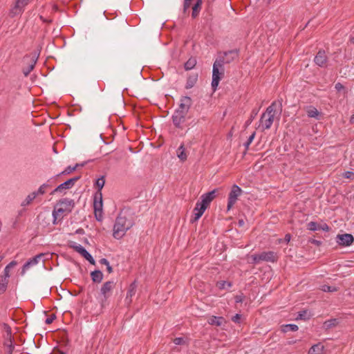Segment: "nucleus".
Segmentation results:
<instances>
[{"instance_id": "obj_1", "label": "nucleus", "mask_w": 354, "mask_h": 354, "mask_svg": "<svg viewBox=\"0 0 354 354\" xmlns=\"http://www.w3.org/2000/svg\"><path fill=\"white\" fill-rule=\"evenodd\" d=\"M282 111V100L274 101L267 109L265 113H263L260 119V123L259 128L262 131L269 129L274 120L276 114L281 115Z\"/></svg>"}, {"instance_id": "obj_2", "label": "nucleus", "mask_w": 354, "mask_h": 354, "mask_svg": "<svg viewBox=\"0 0 354 354\" xmlns=\"http://www.w3.org/2000/svg\"><path fill=\"white\" fill-rule=\"evenodd\" d=\"M131 219L127 218L126 215L122 213L117 216L113 229V236L115 239H120L124 236L127 231L133 225Z\"/></svg>"}, {"instance_id": "obj_3", "label": "nucleus", "mask_w": 354, "mask_h": 354, "mask_svg": "<svg viewBox=\"0 0 354 354\" xmlns=\"http://www.w3.org/2000/svg\"><path fill=\"white\" fill-rule=\"evenodd\" d=\"M224 58L218 57L213 64L212 69V86L214 89L218 86L220 80L224 75Z\"/></svg>"}, {"instance_id": "obj_4", "label": "nucleus", "mask_w": 354, "mask_h": 354, "mask_svg": "<svg viewBox=\"0 0 354 354\" xmlns=\"http://www.w3.org/2000/svg\"><path fill=\"white\" fill-rule=\"evenodd\" d=\"M115 286V283L113 281H106L102 286L98 298L102 307L105 305L107 299L111 297Z\"/></svg>"}, {"instance_id": "obj_5", "label": "nucleus", "mask_w": 354, "mask_h": 354, "mask_svg": "<svg viewBox=\"0 0 354 354\" xmlns=\"http://www.w3.org/2000/svg\"><path fill=\"white\" fill-rule=\"evenodd\" d=\"M187 112L180 109H176L172 115V122L174 125L178 129H183V124L185 122V118Z\"/></svg>"}, {"instance_id": "obj_6", "label": "nucleus", "mask_w": 354, "mask_h": 354, "mask_svg": "<svg viewBox=\"0 0 354 354\" xmlns=\"http://www.w3.org/2000/svg\"><path fill=\"white\" fill-rule=\"evenodd\" d=\"M80 178V176H75L70 178L64 183L58 185L52 192L51 194H54L57 192L63 193L65 190L72 188L75 183Z\"/></svg>"}, {"instance_id": "obj_7", "label": "nucleus", "mask_w": 354, "mask_h": 354, "mask_svg": "<svg viewBox=\"0 0 354 354\" xmlns=\"http://www.w3.org/2000/svg\"><path fill=\"white\" fill-rule=\"evenodd\" d=\"M242 192L241 189L236 185H234L229 194L228 202H227V210H230L232 206L235 204L238 197Z\"/></svg>"}, {"instance_id": "obj_8", "label": "nucleus", "mask_w": 354, "mask_h": 354, "mask_svg": "<svg viewBox=\"0 0 354 354\" xmlns=\"http://www.w3.org/2000/svg\"><path fill=\"white\" fill-rule=\"evenodd\" d=\"M336 242L341 246H350L354 241V238L351 234H337Z\"/></svg>"}, {"instance_id": "obj_9", "label": "nucleus", "mask_w": 354, "mask_h": 354, "mask_svg": "<svg viewBox=\"0 0 354 354\" xmlns=\"http://www.w3.org/2000/svg\"><path fill=\"white\" fill-rule=\"evenodd\" d=\"M37 58L35 57V55L25 56L24 57V62L28 64L27 67L23 68V73L25 76H28L30 74V73L33 70L37 62Z\"/></svg>"}, {"instance_id": "obj_10", "label": "nucleus", "mask_w": 354, "mask_h": 354, "mask_svg": "<svg viewBox=\"0 0 354 354\" xmlns=\"http://www.w3.org/2000/svg\"><path fill=\"white\" fill-rule=\"evenodd\" d=\"M66 210H67L66 209H64L62 207H59L58 205H57L55 208H54V210L53 211V223L54 225H57L60 221H62V219L64 218V215L66 213Z\"/></svg>"}, {"instance_id": "obj_11", "label": "nucleus", "mask_w": 354, "mask_h": 354, "mask_svg": "<svg viewBox=\"0 0 354 354\" xmlns=\"http://www.w3.org/2000/svg\"><path fill=\"white\" fill-rule=\"evenodd\" d=\"M307 229L310 231L323 230L328 232L330 227L326 223H318L317 222L310 221L307 224Z\"/></svg>"}, {"instance_id": "obj_12", "label": "nucleus", "mask_w": 354, "mask_h": 354, "mask_svg": "<svg viewBox=\"0 0 354 354\" xmlns=\"http://www.w3.org/2000/svg\"><path fill=\"white\" fill-rule=\"evenodd\" d=\"M74 249L83 257H84L91 264L95 265V261L91 254L81 245L74 246Z\"/></svg>"}, {"instance_id": "obj_13", "label": "nucleus", "mask_w": 354, "mask_h": 354, "mask_svg": "<svg viewBox=\"0 0 354 354\" xmlns=\"http://www.w3.org/2000/svg\"><path fill=\"white\" fill-rule=\"evenodd\" d=\"M137 285L136 281L132 282L129 286L127 295L124 299L125 304L130 305L132 302V297L136 295Z\"/></svg>"}, {"instance_id": "obj_14", "label": "nucleus", "mask_w": 354, "mask_h": 354, "mask_svg": "<svg viewBox=\"0 0 354 354\" xmlns=\"http://www.w3.org/2000/svg\"><path fill=\"white\" fill-rule=\"evenodd\" d=\"M103 201L102 192L97 191L93 198V209L95 211H102Z\"/></svg>"}, {"instance_id": "obj_15", "label": "nucleus", "mask_w": 354, "mask_h": 354, "mask_svg": "<svg viewBox=\"0 0 354 354\" xmlns=\"http://www.w3.org/2000/svg\"><path fill=\"white\" fill-rule=\"evenodd\" d=\"M327 60L328 58L324 50H319L314 59L315 64L320 67L326 66Z\"/></svg>"}, {"instance_id": "obj_16", "label": "nucleus", "mask_w": 354, "mask_h": 354, "mask_svg": "<svg viewBox=\"0 0 354 354\" xmlns=\"http://www.w3.org/2000/svg\"><path fill=\"white\" fill-rule=\"evenodd\" d=\"M207 208V207H206L203 204H201L200 201H198L196 204V207L194 209V217L192 220V222L198 221L202 216Z\"/></svg>"}, {"instance_id": "obj_17", "label": "nucleus", "mask_w": 354, "mask_h": 354, "mask_svg": "<svg viewBox=\"0 0 354 354\" xmlns=\"http://www.w3.org/2000/svg\"><path fill=\"white\" fill-rule=\"evenodd\" d=\"M239 50H232L227 52L223 53V56H219L218 57L224 58V64H230L233 62L235 59L238 57Z\"/></svg>"}, {"instance_id": "obj_18", "label": "nucleus", "mask_w": 354, "mask_h": 354, "mask_svg": "<svg viewBox=\"0 0 354 354\" xmlns=\"http://www.w3.org/2000/svg\"><path fill=\"white\" fill-rule=\"evenodd\" d=\"M261 261L275 262L277 260V254L272 251L263 252L260 253Z\"/></svg>"}, {"instance_id": "obj_19", "label": "nucleus", "mask_w": 354, "mask_h": 354, "mask_svg": "<svg viewBox=\"0 0 354 354\" xmlns=\"http://www.w3.org/2000/svg\"><path fill=\"white\" fill-rule=\"evenodd\" d=\"M57 205L59 207H62L64 209H68L66 210V213H70L75 205V203L73 200L66 198L60 200L57 203Z\"/></svg>"}, {"instance_id": "obj_20", "label": "nucleus", "mask_w": 354, "mask_h": 354, "mask_svg": "<svg viewBox=\"0 0 354 354\" xmlns=\"http://www.w3.org/2000/svg\"><path fill=\"white\" fill-rule=\"evenodd\" d=\"M192 100L189 97L185 96L183 97L180 100V104L178 109L182 110L183 111L187 112L191 106Z\"/></svg>"}, {"instance_id": "obj_21", "label": "nucleus", "mask_w": 354, "mask_h": 354, "mask_svg": "<svg viewBox=\"0 0 354 354\" xmlns=\"http://www.w3.org/2000/svg\"><path fill=\"white\" fill-rule=\"evenodd\" d=\"M43 254H40L39 255L35 256V257L29 259L24 266L21 270V274H24L26 271L32 266H35L38 263L39 259L41 257Z\"/></svg>"}, {"instance_id": "obj_22", "label": "nucleus", "mask_w": 354, "mask_h": 354, "mask_svg": "<svg viewBox=\"0 0 354 354\" xmlns=\"http://www.w3.org/2000/svg\"><path fill=\"white\" fill-rule=\"evenodd\" d=\"M306 112L309 118H313L317 120L320 119L321 113L315 107L312 106L307 107Z\"/></svg>"}, {"instance_id": "obj_23", "label": "nucleus", "mask_w": 354, "mask_h": 354, "mask_svg": "<svg viewBox=\"0 0 354 354\" xmlns=\"http://www.w3.org/2000/svg\"><path fill=\"white\" fill-rule=\"evenodd\" d=\"M207 322L210 325L220 326L225 322V319L223 317L212 316L207 319Z\"/></svg>"}, {"instance_id": "obj_24", "label": "nucleus", "mask_w": 354, "mask_h": 354, "mask_svg": "<svg viewBox=\"0 0 354 354\" xmlns=\"http://www.w3.org/2000/svg\"><path fill=\"white\" fill-rule=\"evenodd\" d=\"M324 349V345L322 343H318L311 346L308 351V354H322Z\"/></svg>"}, {"instance_id": "obj_25", "label": "nucleus", "mask_w": 354, "mask_h": 354, "mask_svg": "<svg viewBox=\"0 0 354 354\" xmlns=\"http://www.w3.org/2000/svg\"><path fill=\"white\" fill-rule=\"evenodd\" d=\"M198 80V74H193L192 75H189L187 80V83L185 88L189 89L192 88Z\"/></svg>"}, {"instance_id": "obj_26", "label": "nucleus", "mask_w": 354, "mask_h": 354, "mask_svg": "<svg viewBox=\"0 0 354 354\" xmlns=\"http://www.w3.org/2000/svg\"><path fill=\"white\" fill-rule=\"evenodd\" d=\"M91 277L93 282L100 283L103 279V273L100 270H95L91 273Z\"/></svg>"}, {"instance_id": "obj_27", "label": "nucleus", "mask_w": 354, "mask_h": 354, "mask_svg": "<svg viewBox=\"0 0 354 354\" xmlns=\"http://www.w3.org/2000/svg\"><path fill=\"white\" fill-rule=\"evenodd\" d=\"M177 156L181 161H185L187 160V156L185 152V149L183 145H181L176 151Z\"/></svg>"}, {"instance_id": "obj_28", "label": "nucleus", "mask_w": 354, "mask_h": 354, "mask_svg": "<svg viewBox=\"0 0 354 354\" xmlns=\"http://www.w3.org/2000/svg\"><path fill=\"white\" fill-rule=\"evenodd\" d=\"M36 197V194L34 192L29 194L26 196V198L21 202V206L26 207L27 205H29Z\"/></svg>"}, {"instance_id": "obj_29", "label": "nucleus", "mask_w": 354, "mask_h": 354, "mask_svg": "<svg viewBox=\"0 0 354 354\" xmlns=\"http://www.w3.org/2000/svg\"><path fill=\"white\" fill-rule=\"evenodd\" d=\"M297 330H298V326L296 324H286V325H283L281 326V330L283 333H287L289 331H296Z\"/></svg>"}, {"instance_id": "obj_30", "label": "nucleus", "mask_w": 354, "mask_h": 354, "mask_svg": "<svg viewBox=\"0 0 354 354\" xmlns=\"http://www.w3.org/2000/svg\"><path fill=\"white\" fill-rule=\"evenodd\" d=\"M29 0H16L15 9L20 12L28 3Z\"/></svg>"}, {"instance_id": "obj_31", "label": "nucleus", "mask_w": 354, "mask_h": 354, "mask_svg": "<svg viewBox=\"0 0 354 354\" xmlns=\"http://www.w3.org/2000/svg\"><path fill=\"white\" fill-rule=\"evenodd\" d=\"M196 64V60L195 58H189L185 63V69L186 71L191 70L194 68V66Z\"/></svg>"}, {"instance_id": "obj_32", "label": "nucleus", "mask_w": 354, "mask_h": 354, "mask_svg": "<svg viewBox=\"0 0 354 354\" xmlns=\"http://www.w3.org/2000/svg\"><path fill=\"white\" fill-rule=\"evenodd\" d=\"M8 279L6 278L0 279V295L4 293L7 289Z\"/></svg>"}, {"instance_id": "obj_33", "label": "nucleus", "mask_w": 354, "mask_h": 354, "mask_svg": "<svg viewBox=\"0 0 354 354\" xmlns=\"http://www.w3.org/2000/svg\"><path fill=\"white\" fill-rule=\"evenodd\" d=\"M49 186L50 185L48 184L44 183L39 187L37 191L33 192L36 194V196L38 195H43L46 193V188H48Z\"/></svg>"}, {"instance_id": "obj_34", "label": "nucleus", "mask_w": 354, "mask_h": 354, "mask_svg": "<svg viewBox=\"0 0 354 354\" xmlns=\"http://www.w3.org/2000/svg\"><path fill=\"white\" fill-rule=\"evenodd\" d=\"M216 286L221 290H224L226 287L230 288L232 283L226 281H220L217 282Z\"/></svg>"}, {"instance_id": "obj_35", "label": "nucleus", "mask_w": 354, "mask_h": 354, "mask_svg": "<svg viewBox=\"0 0 354 354\" xmlns=\"http://www.w3.org/2000/svg\"><path fill=\"white\" fill-rule=\"evenodd\" d=\"M209 197V196H208L206 194H203L201 197V201L200 203L203 204L206 207H207L209 203L212 202Z\"/></svg>"}, {"instance_id": "obj_36", "label": "nucleus", "mask_w": 354, "mask_h": 354, "mask_svg": "<svg viewBox=\"0 0 354 354\" xmlns=\"http://www.w3.org/2000/svg\"><path fill=\"white\" fill-rule=\"evenodd\" d=\"M320 289L323 292H336L337 290V288L335 286H330L328 285H323L321 286Z\"/></svg>"}, {"instance_id": "obj_37", "label": "nucleus", "mask_w": 354, "mask_h": 354, "mask_svg": "<svg viewBox=\"0 0 354 354\" xmlns=\"http://www.w3.org/2000/svg\"><path fill=\"white\" fill-rule=\"evenodd\" d=\"M105 184V180L104 176H102L96 180L95 185L98 188L97 191L101 192L102 189L104 186Z\"/></svg>"}, {"instance_id": "obj_38", "label": "nucleus", "mask_w": 354, "mask_h": 354, "mask_svg": "<svg viewBox=\"0 0 354 354\" xmlns=\"http://www.w3.org/2000/svg\"><path fill=\"white\" fill-rule=\"evenodd\" d=\"M100 263L102 265H105L106 267V270L109 273H111L113 272V268L110 266L109 261L106 259L102 258L100 260Z\"/></svg>"}, {"instance_id": "obj_39", "label": "nucleus", "mask_w": 354, "mask_h": 354, "mask_svg": "<svg viewBox=\"0 0 354 354\" xmlns=\"http://www.w3.org/2000/svg\"><path fill=\"white\" fill-rule=\"evenodd\" d=\"M80 165L76 164L74 167H67L60 174H69L75 171Z\"/></svg>"}, {"instance_id": "obj_40", "label": "nucleus", "mask_w": 354, "mask_h": 354, "mask_svg": "<svg viewBox=\"0 0 354 354\" xmlns=\"http://www.w3.org/2000/svg\"><path fill=\"white\" fill-rule=\"evenodd\" d=\"M337 319H330V320L326 321L324 322V325L326 328H330V327L335 326L337 324Z\"/></svg>"}, {"instance_id": "obj_41", "label": "nucleus", "mask_w": 354, "mask_h": 354, "mask_svg": "<svg viewBox=\"0 0 354 354\" xmlns=\"http://www.w3.org/2000/svg\"><path fill=\"white\" fill-rule=\"evenodd\" d=\"M255 135H256V133L255 132H253L250 136V137L248 138L247 142L244 144V146L246 149H248L250 146V145L252 143V142L253 141L254 137H255Z\"/></svg>"}, {"instance_id": "obj_42", "label": "nucleus", "mask_w": 354, "mask_h": 354, "mask_svg": "<svg viewBox=\"0 0 354 354\" xmlns=\"http://www.w3.org/2000/svg\"><path fill=\"white\" fill-rule=\"evenodd\" d=\"M258 112H259V110L257 109H253L252 111V113H251V115H250V119L248 120L247 122V124H250L252 121L255 118V117L258 114Z\"/></svg>"}, {"instance_id": "obj_43", "label": "nucleus", "mask_w": 354, "mask_h": 354, "mask_svg": "<svg viewBox=\"0 0 354 354\" xmlns=\"http://www.w3.org/2000/svg\"><path fill=\"white\" fill-rule=\"evenodd\" d=\"M192 0H185L183 5V12L185 13L190 7Z\"/></svg>"}, {"instance_id": "obj_44", "label": "nucleus", "mask_w": 354, "mask_h": 354, "mask_svg": "<svg viewBox=\"0 0 354 354\" xmlns=\"http://www.w3.org/2000/svg\"><path fill=\"white\" fill-rule=\"evenodd\" d=\"M251 257L252 259V261L251 263H259L260 261H261V259H259L260 254H253V255H252Z\"/></svg>"}, {"instance_id": "obj_45", "label": "nucleus", "mask_w": 354, "mask_h": 354, "mask_svg": "<svg viewBox=\"0 0 354 354\" xmlns=\"http://www.w3.org/2000/svg\"><path fill=\"white\" fill-rule=\"evenodd\" d=\"M5 345L8 347V353L10 354L13 350V346L10 338L6 342Z\"/></svg>"}, {"instance_id": "obj_46", "label": "nucleus", "mask_w": 354, "mask_h": 354, "mask_svg": "<svg viewBox=\"0 0 354 354\" xmlns=\"http://www.w3.org/2000/svg\"><path fill=\"white\" fill-rule=\"evenodd\" d=\"M174 343L176 345H181L185 343V340L183 337H176L174 339Z\"/></svg>"}, {"instance_id": "obj_47", "label": "nucleus", "mask_w": 354, "mask_h": 354, "mask_svg": "<svg viewBox=\"0 0 354 354\" xmlns=\"http://www.w3.org/2000/svg\"><path fill=\"white\" fill-rule=\"evenodd\" d=\"M94 212H95V216L96 219L99 221H101L103 218L102 211H95Z\"/></svg>"}, {"instance_id": "obj_48", "label": "nucleus", "mask_w": 354, "mask_h": 354, "mask_svg": "<svg viewBox=\"0 0 354 354\" xmlns=\"http://www.w3.org/2000/svg\"><path fill=\"white\" fill-rule=\"evenodd\" d=\"M10 268H7V266H6L3 272V275L1 277V278H6L7 279L10 277Z\"/></svg>"}, {"instance_id": "obj_49", "label": "nucleus", "mask_w": 354, "mask_h": 354, "mask_svg": "<svg viewBox=\"0 0 354 354\" xmlns=\"http://www.w3.org/2000/svg\"><path fill=\"white\" fill-rule=\"evenodd\" d=\"M243 299H244V296L243 294L236 295L235 297L236 303H241V302H243Z\"/></svg>"}, {"instance_id": "obj_50", "label": "nucleus", "mask_w": 354, "mask_h": 354, "mask_svg": "<svg viewBox=\"0 0 354 354\" xmlns=\"http://www.w3.org/2000/svg\"><path fill=\"white\" fill-rule=\"evenodd\" d=\"M241 315L239 314H236L234 316L232 317V320L235 323H239Z\"/></svg>"}, {"instance_id": "obj_51", "label": "nucleus", "mask_w": 354, "mask_h": 354, "mask_svg": "<svg viewBox=\"0 0 354 354\" xmlns=\"http://www.w3.org/2000/svg\"><path fill=\"white\" fill-rule=\"evenodd\" d=\"M215 192L216 191L215 190H212L211 192H209L207 193H206V194L209 196V198H210V200L212 201V200L215 197Z\"/></svg>"}, {"instance_id": "obj_52", "label": "nucleus", "mask_w": 354, "mask_h": 354, "mask_svg": "<svg viewBox=\"0 0 354 354\" xmlns=\"http://www.w3.org/2000/svg\"><path fill=\"white\" fill-rule=\"evenodd\" d=\"M215 192L216 191L215 190H212L211 192H209L207 193H206V194L209 196V198H210V200L212 201V200L215 197Z\"/></svg>"}, {"instance_id": "obj_53", "label": "nucleus", "mask_w": 354, "mask_h": 354, "mask_svg": "<svg viewBox=\"0 0 354 354\" xmlns=\"http://www.w3.org/2000/svg\"><path fill=\"white\" fill-rule=\"evenodd\" d=\"M335 88L337 91H340L344 88V86L341 83L338 82L335 84Z\"/></svg>"}, {"instance_id": "obj_54", "label": "nucleus", "mask_w": 354, "mask_h": 354, "mask_svg": "<svg viewBox=\"0 0 354 354\" xmlns=\"http://www.w3.org/2000/svg\"><path fill=\"white\" fill-rule=\"evenodd\" d=\"M55 315H52V316H50V317H48V318L46 319V321H45L46 324H51V323L53 322V320L55 319Z\"/></svg>"}, {"instance_id": "obj_55", "label": "nucleus", "mask_w": 354, "mask_h": 354, "mask_svg": "<svg viewBox=\"0 0 354 354\" xmlns=\"http://www.w3.org/2000/svg\"><path fill=\"white\" fill-rule=\"evenodd\" d=\"M16 265H17V262L15 261H12L10 263H8L6 266H7V268L11 269V268H14Z\"/></svg>"}, {"instance_id": "obj_56", "label": "nucleus", "mask_w": 354, "mask_h": 354, "mask_svg": "<svg viewBox=\"0 0 354 354\" xmlns=\"http://www.w3.org/2000/svg\"><path fill=\"white\" fill-rule=\"evenodd\" d=\"M290 239H291L290 234H286V236L284 237V241H285V242L288 243L290 241Z\"/></svg>"}, {"instance_id": "obj_57", "label": "nucleus", "mask_w": 354, "mask_h": 354, "mask_svg": "<svg viewBox=\"0 0 354 354\" xmlns=\"http://www.w3.org/2000/svg\"><path fill=\"white\" fill-rule=\"evenodd\" d=\"M312 243H314L315 245H320L322 244L321 241H318V240H315V239H313L312 241H311Z\"/></svg>"}, {"instance_id": "obj_58", "label": "nucleus", "mask_w": 354, "mask_h": 354, "mask_svg": "<svg viewBox=\"0 0 354 354\" xmlns=\"http://www.w3.org/2000/svg\"><path fill=\"white\" fill-rule=\"evenodd\" d=\"M245 223H244V221L243 219H240L238 221V225L239 227H243Z\"/></svg>"}, {"instance_id": "obj_59", "label": "nucleus", "mask_w": 354, "mask_h": 354, "mask_svg": "<svg viewBox=\"0 0 354 354\" xmlns=\"http://www.w3.org/2000/svg\"><path fill=\"white\" fill-rule=\"evenodd\" d=\"M353 173L352 171H347L346 174H345V177L346 178H350L351 176V175H353Z\"/></svg>"}, {"instance_id": "obj_60", "label": "nucleus", "mask_w": 354, "mask_h": 354, "mask_svg": "<svg viewBox=\"0 0 354 354\" xmlns=\"http://www.w3.org/2000/svg\"><path fill=\"white\" fill-rule=\"evenodd\" d=\"M306 313L305 311L302 312V313H300L298 315V318L299 319H303V317L304 316V314Z\"/></svg>"}, {"instance_id": "obj_61", "label": "nucleus", "mask_w": 354, "mask_h": 354, "mask_svg": "<svg viewBox=\"0 0 354 354\" xmlns=\"http://www.w3.org/2000/svg\"><path fill=\"white\" fill-rule=\"evenodd\" d=\"M350 122L352 124H354V114L351 117Z\"/></svg>"}, {"instance_id": "obj_62", "label": "nucleus", "mask_w": 354, "mask_h": 354, "mask_svg": "<svg viewBox=\"0 0 354 354\" xmlns=\"http://www.w3.org/2000/svg\"><path fill=\"white\" fill-rule=\"evenodd\" d=\"M3 257L0 256V262L2 261Z\"/></svg>"}]
</instances>
